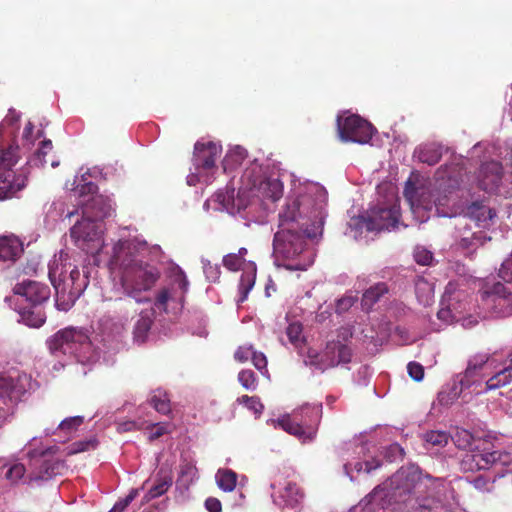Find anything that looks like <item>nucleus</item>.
<instances>
[{
    "label": "nucleus",
    "mask_w": 512,
    "mask_h": 512,
    "mask_svg": "<svg viewBox=\"0 0 512 512\" xmlns=\"http://www.w3.org/2000/svg\"><path fill=\"white\" fill-rule=\"evenodd\" d=\"M327 191L318 183H294L278 214V230L273 239L277 267L289 271L307 270L314 262L306 239L322 234Z\"/></svg>",
    "instance_id": "obj_1"
},
{
    "label": "nucleus",
    "mask_w": 512,
    "mask_h": 512,
    "mask_svg": "<svg viewBox=\"0 0 512 512\" xmlns=\"http://www.w3.org/2000/svg\"><path fill=\"white\" fill-rule=\"evenodd\" d=\"M454 490L442 478L423 475L414 464L401 467L360 501V512H395L404 504L415 512H452Z\"/></svg>",
    "instance_id": "obj_2"
},
{
    "label": "nucleus",
    "mask_w": 512,
    "mask_h": 512,
    "mask_svg": "<svg viewBox=\"0 0 512 512\" xmlns=\"http://www.w3.org/2000/svg\"><path fill=\"white\" fill-rule=\"evenodd\" d=\"M131 230L124 227L119 231V238L111 249L108 259L110 270V300L117 302L122 311L132 305L151 301L148 292L160 279L159 269L144 260L147 243L131 235Z\"/></svg>",
    "instance_id": "obj_3"
},
{
    "label": "nucleus",
    "mask_w": 512,
    "mask_h": 512,
    "mask_svg": "<svg viewBox=\"0 0 512 512\" xmlns=\"http://www.w3.org/2000/svg\"><path fill=\"white\" fill-rule=\"evenodd\" d=\"M235 189L219 190L212 199L204 204L208 208L211 202L217 203V210H225L229 214L248 210L251 214L262 208L269 211L275 202L283 196L284 186L278 172L270 171L257 160L252 161L243 171L237 195Z\"/></svg>",
    "instance_id": "obj_4"
},
{
    "label": "nucleus",
    "mask_w": 512,
    "mask_h": 512,
    "mask_svg": "<svg viewBox=\"0 0 512 512\" xmlns=\"http://www.w3.org/2000/svg\"><path fill=\"white\" fill-rule=\"evenodd\" d=\"M96 266L83 264L79 270L77 260L67 251L60 250L48 263V276L55 289V306L68 311L84 293L89 278L96 273Z\"/></svg>",
    "instance_id": "obj_5"
},
{
    "label": "nucleus",
    "mask_w": 512,
    "mask_h": 512,
    "mask_svg": "<svg viewBox=\"0 0 512 512\" xmlns=\"http://www.w3.org/2000/svg\"><path fill=\"white\" fill-rule=\"evenodd\" d=\"M169 284L158 293L151 308L142 309L133 324L132 336L136 344L145 343L155 318V310L177 314L183 308V300L189 289V281L178 265H172L167 272Z\"/></svg>",
    "instance_id": "obj_6"
},
{
    "label": "nucleus",
    "mask_w": 512,
    "mask_h": 512,
    "mask_svg": "<svg viewBox=\"0 0 512 512\" xmlns=\"http://www.w3.org/2000/svg\"><path fill=\"white\" fill-rule=\"evenodd\" d=\"M494 365L490 354L477 353L471 356L465 371L454 377L449 393L447 395L444 392L439 394L440 401L450 404L460 397L465 399L467 395L471 398L472 395L487 393L489 367H494Z\"/></svg>",
    "instance_id": "obj_7"
},
{
    "label": "nucleus",
    "mask_w": 512,
    "mask_h": 512,
    "mask_svg": "<svg viewBox=\"0 0 512 512\" xmlns=\"http://www.w3.org/2000/svg\"><path fill=\"white\" fill-rule=\"evenodd\" d=\"M52 355L75 358L81 364H93L100 360V351L93 347L83 329L68 327L47 340Z\"/></svg>",
    "instance_id": "obj_8"
},
{
    "label": "nucleus",
    "mask_w": 512,
    "mask_h": 512,
    "mask_svg": "<svg viewBox=\"0 0 512 512\" xmlns=\"http://www.w3.org/2000/svg\"><path fill=\"white\" fill-rule=\"evenodd\" d=\"M464 283L450 281L444 291L440 302V309L437 318L445 325L454 322H461L463 327L469 328L478 323V319L486 317L483 312L472 315V306L469 301V294Z\"/></svg>",
    "instance_id": "obj_9"
},
{
    "label": "nucleus",
    "mask_w": 512,
    "mask_h": 512,
    "mask_svg": "<svg viewBox=\"0 0 512 512\" xmlns=\"http://www.w3.org/2000/svg\"><path fill=\"white\" fill-rule=\"evenodd\" d=\"M321 403L304 404L278 419H270L268 424L281 428L295 436L301 443H311L316 439L322 419Z\"/></svg>",
    "instance_id": "obj_10"
},
{
    "label": "nucleus",
    "mask_w": 512,
    "mask_h": 512,
    "mask_svg": "<svg viewBox=\"0 0 512 512\" xmlns=\"http://www.w3.org/2000/svg\"><path fill=\"white\" fill-rule=\"evenodd\" d=\"M378 198L366 211L369 221L375 226V233L393 231L402 225L400 222L399 199L392 185L385 183L377 186Z\"/></svg>",
    "instance_id": "obj_11"
},
{
    "label": "nucleus",
    "mask_w": 512,
    "mask_h": 512,
    "mask_svg": "<svg viewBox=\"0 0 512 512\" xmlns=\"http://www.w3.org/2000/svg\"><path fill=\"white\" fill-rule=\"evenodd\" d=\"M404 195L410 205L413 217L419 223L426 222L433 211L439 217H452L454 215L452 211L444 208L450 199L447 196L436 198L434 193L427 187L415 186L408 181Z\"/></svg>",
    "instance_id": "obj_12"
},
{
    "label": "nucleus",
    "mask_w": 512,
    "mask_h": 512,
    "mask_svg": "<svg viewBox=\"0 0 512 512\" xmlns=\"http://www.w3.org/2000/svg\"><path fill=\"white\" fill-rule=\"evenodd\" d=\"M222 153V146L213 141H198L194 146L193 168L187 176V184H210L217 171L216 161Z\"/></svg>",
    "instance_id": "obj_13"
},
{
    "label": "nucleus",
    "mask_w": 512,
    "mask_h": 512,
    "mask_svg": "<svg viewBox=\"0 0 512 512\" xmlns=\"http://www.w3.org/2000/svg\"><path fill=\"white\" fill-rule=\"evenodd\" d=\"M460 468L464 472L493 468L496 472L495 477H503L506 472L512 470V455L502 450L474 449L463 455Z\"/></svg>",
    "instance_id": "obj_14"
},
{
    "label": "nucleus",
    "mask_w": 512,
    "mask_h": 512,
    "mask_svg": "<svg viewBox=\"0 0 512 512\" xmlns=\"http://www.w3.org/2000/svg\"><path fill=\"white\" fill-rule=\"evenodd\" d=\"M103 232L104 226L101 221L84 217L70 229L74 244L93 257L94 265H98L101 261L98 254L104 246Z\"/></svg>",
    "instance_id": "obj_15"
},
{
    "label": "nucleus",
    "mask_w": 512,
    "mask_h": 512,
    "mask_svg": "<svg viewBox=\"0 0 512 512\" xmlns=\"http://www.w3.org/2000/svg\"><path fill=\"white\" fill-rule=\"evenodd\" d=\"M30 375L21 371L0 374V407L14 412L26 395L34 389Z\"/></svg>",
    "instance_id": "obj_16"
},
{
    "label": "nucleus",
    "mask_w": 512,
    "mask_h": 512,
    "mask_svg": "<svg viewBox=\"0 0 512 512\" xmlns=\"http://www.w3.org/2000/svg\"><path fill=\"white\" fill-rule=\"evenodd\" d=\"M30 469L28 474L29 483L39 484L52 477L61 474L65 469L64 462L56 457L50 449L45 451L32 450L28 452Z\"/></svg>",
    "instance_id": "obj_17"
},
{
    "label": "nucleus",
    "mask_w": 512,
    "mask_h": 512,
    "mask_svg": "<svg viewBox=\"0 0 512 512\" xmlns=\"http://www.w3.org/2000/svg\"><path fill=\"white\" fill-rule=\"evenodd\" d=\"M337 130L342 142H353L362 145L369 143L376 132L371 123L355 114L338 116Z\"/></svg>",
    "instance_id": "obj_18"
},
{
    "label": "nucleus",
    "mask_w": 512,
    "mask_h": 512,
    "mask_svg": "<svg viewBox=\"0 0 512 512\" xmlns=\"http://www.w3.org/2000/svg\"><path fill=\"white\" fill-rule=\"evenodd\" d=\"M344 471L351 481L361 472L371 473L381 466V462L374 456L367 443L353 444L352 453L344 457Z\"/></svg>",
    "instance_id": "obj_19"
},
{
    "label": "nucleus",
    "mask_w": 512,
    "mask_h": 512,
    "mask_svg": "<svg viewBox=\"0 0 512 512\" xmlns=\"http://www.w3.org/2000/svg\"><path fill=\"white\" fill-rule=\"evenodd\" d=\"M14 293L18 299L25 300L31 307H38L50 297V289L47 285L26 280L14 287Z\"/></svg>",
    "instance_id": "obj_20"
},
{
    "label": "nucleus",
    "mask_w": 512,
    "mask_h": 512,
    "mask_svg": "<svg viewBox=\"0 0 512 512\" xmlns=\"http://www.w3.org/2000/svg\"><path fill=\"white\" fill-rule=\"evenodd\" d=\"M129 318V314L121 316L120 318L105 315L98 323L99 336L104 345H112L114 342H118L125 333L126 322Z\"/></svg>",
    "instance_id": "obj_21"
},
{
    "label": "nucleus",
    "mask_w": 512,
    "mask_h": 512,
    "mask_svg": "<svg viewBox=\"0 0 512 512\" xmlns=\"http://www.w3.org/2000/svg\"><path fill=\"white\" fill-rule=\"evenodd\" d=\"M350 347L341 341L328 342L320 358V368L327 369L338 365H344L351 361Z\"/></svg>",
    "instance_id": "obj_22"
},
{
    "label": "nucleus",
    "mask_w": 512,
    "mask_h": 512,
    "mask_svg": "<svg viewBox=\"0 0 512 512\" xmlns=\"http://www.w3.org/2000/svg\"><path fill=\"white\" fill-rule=\"evenodd\" d=\"M272 499L274 504L279 507L294 508L303 498V494L299 487L292 482H287L281 487L275 482L271 483Z\"/></svg>",
    "instance_id": "obj_23"
},
{
    "label": "nucleus",
    "mask_w": 512,
    "mask_h": 512,
    "mask_svg": "<svg viewBox=\"0 0 512 512\" xmlns=\"http://www.w3.org/2000/svg\"><path fill=\"white\" fill-rule=\"evenodd\" d=\"M114 212V202L108 196L96 195L93 196L83 206V217L91 218L92 220L101 221L106 217H109Z\"/></svg>",
    "instance_id": "obj_24"
},
{
    "label": "nucleus",
    "mask_w": 512,
    "mask_h": 512,
    "mask_svg": "<svg viewBox=\"0 0 512 512\" xmlns=\"http://www.w3.org/2000/svg\"><path fill=\"white\" fill-rule=\"evenodd\" d=\"M502 180V166L499 162L491 161L481 166L478 174V183L486 192H497Z\"/></svg>",
    "instance_id": "obj_25"
},
{
    "label": "nucleus",
    "mask_w": 512,
    "mask_h": 512,
    "mask_svg": "<svg viewBox=\"0 0 512 512\" xmlns=\"http://www.w3.org/2000/svg\"><path fill=\"white\" fill-rule=\"evenodd\" d=\"M494 367H489V377L487 378L486 390L492 391L504 387L512 382V365H507L504 361L498 360L491 355Z\"/></svg>",
    "instance_id": "obj_26"
},
{
    "label": "nucleus",
    "mask_w": 512,
    "mask_h": 512,
    "mask_svg": "<svg viewBox=\"0 0 512 512\" xmlns=\"http://www.w3.org/2000/svg\"><path fill=\"white\" fill-rule=\"evenodd\" d=\"M173 477L169 468L161 467L153 477V484L144 495L142 503H148L152 499L165 494L172 485Z\"/></svg>",
    "instance_id": "obj_27"
},
{
    "label": "nucleus",
    "mask_w": 512,
    "mask_h": 512,
    "mask_svg": "<svg viewBox=\"0 0 512 512\" xmlns=\"http://www.w3.org/2000/svg\"><path fill=\"white\" fill-rule=\"evenodd\" d=\"M23 243L14 235L0 237V263L13 264L23 253Z\"/></svg>",
    "instance_id": "obj_28"
},
{
    "label": "nucleus",
    "mask_w": 512,
    "mask_h": 512,
    "mask_svg": "<svg viewBox=\"0 0 512 512\" xmlns=\"http://www.w3.org/2000/svg\"><path fill=\"white\" fill-rule=\"evenodd\" d=\"M26 186L23 175L16 176L13 172L0 173V201L10 199Z\"/></svg>",
    "instance_id": "obj_29"
},
{
    "label": "nucleus",
    "mask_w": 512,
    "mask_h": 512,
    "mask_svg": "<svg viewBox=\"0 0 512 512\" xmlns=\"http://www.w3.org/2000/svg\"><path fill=\"white\" fill-rule=\"evenodd\" d=\"M97 173L98 170L96 168H81L74 178V188L72 189L74 195L79 197L93 195L97 190V186L92 179Z\"/></svg>",
    "instance_id": "obj_30"
},
{
    "label": "nucleus",
    "mask_w": 512,
    "mask_h": 512,
    "mask_svg": "<svg viewBox=\"0 0 512 512\" xmlns=\"http://www.w3.org/2000/svg\"><path fill=\"white\" fill-rule=\"evenodd\" d=\"M374 231L375 226L371 224L365 212L349 220L345 234L355 240H362L366 239L369 233H375Z\"/></svg>",
    "instance_id": "obj_31"
},
{
    "label": "nucleus",
    "mask_w": 512,
    "mask_h": 512,
    "mask_svg": "<svg viewBox=\"0 0 512 512\" xmlns=\"http://www.w3.org/2000/svg\"><path fill=\"white\" fill-rule=\"evenodd\" d=\"M465 215L475 220L478 226L485 228L496 216V212L483 202H472L467 205Z\"/></svg>",
    "instance_id": "obj_32"
},
{
    "label": "nucleus",
    "mask_w": 512,
    "mask_h": 512,
    "mask_svg": "<svg viewBox=\"0 0 512 512\" xmlns=\"http://www.w3.org/2000/svg\"><path fill=\"white\" fill-rule=\"evenodd\" d=\"M415 294L419 304L430 306L434 302V284L424 277L415 280Z\"/></svg>",
    "instance_id": "obj_33"
},
{
    "label": "nucleus",
    "mask_w": 512,
    "mask_h": 512,
    "mask_svg": "<svg viewBox=\"0 0 512 512\" xmlns=\"http://www.w3.org/2000/svg\"><path fill=\"white\" fill-rule=\"evenodd\" d=\"M441 155V146L434 143L421 145L414 152V156L420 162L428 165H435L440 160Z\"/></svg>",
    "instance_id": "obj_34"
},
{
    "label": "nucleus",
    "mask_w": 512,
    "mask_h": 512,
    "mask_svg": "<svg viewBox=\"0 0 512 512\" xmlns=\"http://www.w3.org/2000/svg\"><path fill=\"white\" fill-rule=\"evenodd\" d=\"M256 279V265L253 262L247 264L245 272L241 275L239 283V299L238 302H244L251 289L255 284Z\"/></svg>",
    "instance_id": "obj_35"
},
{
    "label": "nucleus",
    "mask_w": 512,
    "mask_h": 512,
    "mask_svg": "<svg viewBox=\"0 0 512 512\" xmlns=\"http://www.w3.org/2000/svg\"><path fill=\"white\" fill-rule=\"evenodd\" d=\"M197 479V468L191 462L181 464L176 487L183 491H187L191 484Z\"/></svg>",
    "instance_id": "obj_36"
},
{
    "label": "nucleus",
    "mask_w": 512,
    "mask_h": 512,
    "mask_svg": "<svg viewBox=\"0 0 512 512\" xmlns=\"http://www.w3.org/2000/svg\"><path fill=\"white\" fill-rule=\"evenodd\" d=\"M19 314L21 317V321L33 328H38L42 326L46 320L45 314L41 309H37V307H25L19 310Z\"/></svg>",
    "instance_id": "obj_37"
},
{
    "label": "nucleus",
    "mask_w": 512,
    "mask_h": 512,
    "mask_svg": "<svg viewBox=\"0 0 512 512\" xmlns=\"http://www.w3.org/2000/svg\"><path fill=\"white\" fill-rule=\"evenodd\" d=\"M84 418L82 416L68 417L62 420L55 431L45 429V435H51L54 433L64 434V437L69 438L78 427L83 423Z\"/></svg>",
    "instance_id": "obj_38"
},
{
    "label": "nucleus",
    "mask_w": 512,
    "mask_h": 512,
    "mask_svg": "<svg viewBox=\"0 0 512 512\" xmlns=\"http://www.w3.org/2000/svg\"><path fill=\"white\" fill-rule=\"evenodd\" d=\"M421 439L427 446V448H443L445 447L449 440L450 435L445 431L440 430H430L421 434Z\"/></svg>",
    "instance_id": "obj_39"
},
{
    "label": "nucleus",
    "mask_w": 512,
    "mask_h": 512,
    "mask_svg": "<svg viewBox=\"0 0 512 512\" xmlns=\"http://www.w3.org/2000/svg\"><path fill=\"white\" fill-rule=\"evenodd\" d=\"M246 150L241 146H235L231 148L223 159V170L229 172L238 165H240L246 158Z\"/></svg>",
    "instance_id": "obj_40"
},
{
    "label": "nucleus",
    "mask_w": 512,
    "mask_h": 512,
    "mask_svg": "<svg viewBox=\"0 0 512 512\" xmlns=\"http://www.w3.org/2000/svg\"><path fill=\"white\" fill-rule=\"evenodd\" d=\"M218 487L224 492H231L237 483V474L230 469H219L215 475Z\"/></svg>",
    "instance_id": "obj_41"
},
{
    "label": "nucleus",
    "mask_w": 512,
    "mask_h": 512,
    "mask_svg": "<svg viewBox=\"0 0 512 512\" xmlns=\"http://www.w3.org/2000/svg\"><path fill=\"white\" fill-rule=\"evenodd\" d=\"M388 291L387 285L385 283H377L374 286H371L367 289L362 297V306L365 309H370L381 296L386 294Z\"/></svg>",
    "instance_id": "obj_42"
},
{
    "label": "nucleus",
    "mask_w": 512,
    "mask_h": 512,
    "mask_svg": "<svg viewBox=\"0 0 512 512\" xmlns=\"http://www.w3.org/2000/svg\"><path fill=\"white\" fill-rule=\"evenodd\" d=\"M148 402L159 413L166 414L170 411L169 399L166 392L162 389L152 391Z\"/></svg>",
    "instance_id": "obj_43"
},
{
    "label": "nucleus",
    "mask_w": 512,
    "mask_h": 512,
    "mask_svg": "<svg viewBox=\"0 0 512 512\" xmlns=\"http://www.w3.org/2000/svg\"><path fill=\"white\" fill-rule=\"evenodd\" d=\"M53 145L50 140H43L40 147L28 159L27 164L31 167H43L46 164L45 156L52 150Z\"/></svg>",
    "instance_id": "obj_44"
},
{
    "label": "nucleus",
    "mask_w": 512,
    "mask_h": 512,
    "mask_svg": "<svg viewBox=\"0 0 512 512\" xmlns=\"http://www.w3.org/2000/svg\"><path fill=\"white\" fill-rule=\"evenodd\" d=\"M18 146L11 145L6 150H0V168L10 170L18 161Z\"/></svg>",
    "instance_id": "obj_45"
},
{
    "label": "nucleus",
    "mask_w": 512,
    "mask_h": 512,
    "mask_svg": "<svg viewBox=\"0 0 512 512\" xmlns=\"http://www.w3.org/2000/svg\"><path fill=\"white\" fill-rule=\"evenodd\" d=\"M238 381L243 388L250 391L257 387L256 375L252 370H241L238 374Z\"/></svg>",
    "instance_id": "obj_46"
},
{
    "label": "nucleus",
    "mask_w": 512,
    "mask_h": 512,
    "mask_svg": "<svg viewBox=\"0 0 512 512\" xmlns=\"http://www.w3.org/2000/svg\"><path fill=\"white\" fill-rule=\"evenodd\" d=\"M490 237H486L483 232H475L471 237H463L460 241V245L464 248H476L485 243L486 240H490Z\"/></svg>",
    "instance_id": "obj_47"
},
{
    "label": "nucleus",
    "mask_w": 512,
    "mask_h": 512,
    "mask_svg": "<svg viewBox=\"0 0 512 512\" xmlns=\"http://www.w3.org/2000/svg\"><path fill=\"white\" fill-rule=\"evenodd\" d=\"M203 272L205 274L206 279L209 282H216L220 277V267L217 264H211V262L207 259H201Z\"/></svg>",
    "instance_id": "obj_48"
},
{
    "label": "nucleus",
    "mask_w": 512,
    "mask_h": 512,
    "mask_svg": "<svg viewBox=\"0 0 512 512\" xmlns=\"http://www.w3.org/2000/svg\"><path fill=\"white\" fill-rule=\"evenodd\" d=\"M450 439L458 448L466 449L471 444L472 434L465 429H461L450 436Z\"/></svg>",
    "instance_id": "obj_49"
},
{
    "label": "nucleus",
    "mask_w": 512,
    "mask_h": 512,
    "mask_svg": "<svg viewBox=\"0 0 512 512\" xmlns=\"http://www.w3.org/2000/svg\"><path fill=\"white\" fill-rule=\"evenodd\" d=\"M413 256L420 265H430L433 262V253L423 246L415 247Z\"/></svg>",
    "instance_id": "obj_50"
},
{
    "label": "nucleus",
    "mask_w": 512,
    "mask_h": 512,
    "mask_svg": "<svg viewBox=\"0 0 512 512\" xmlns=\"http://www.w3.org/2000/svg\"><path fill=\"white\" fill-rule=\"evenodd\" d=\"M238 401L257 416L260 415L264 409V406L256 397L244 395L241 398H239Z\"/></svg>",
    "instance_id": "obj_51"
},
{
    "label": "nucleus",
    "mask_w": 512,
    "mask_h": 512,
    "mask_svg": "<svg viewBox=\"0 0 512 512\" xmlns=\"http://www.w3.org/2000/svg\"><path fill=\"white\" fill-rule=\"evenodd\" d=\"M144 424H147V427L151 428L148 435L150 441H153L168 433V426L166 424L153 423L152 421H143V425Z\"/></svg>",
    "instance_id": "obj_52"
},
{
    "label": "nucleus",
    "mask_w": 512,
    "mask_h": 512,
    "mask_svg": "<svg viewBox=\"0 0 512 512\" xmlns=\"http://www.w3.org/2000/svg\"><path fill=\"white\" fill-rule=\"evenodd\" d=\"M138 494L139 489H132L125 498L117 501L109 512H123Z\"/></svg>",
    "instance_id": "obj_53"
},
{
    "label": "nucleus",
    "mask_w": 512,
    "mask_h": 512,
    "mask_svg": "<svg viewBox=\"0 0 512 512\" xmlns=\"http://www.w3.org/2000/svg\"><path fill=\"white\" fill-rule=\"evenodd\" d=\"M25 466L21 463L13 464L6 473V478L11 482H18L25 476Z\"/></svg>",
    "instance_id": "obj_54"
},
{
    "label": "nucleus",
    "mask_w": 512,
    "mask_h": 512,
    "mask_svg": "<svg viewBox=\"0 0 512 512\" xmlns=\"http://www.w3.org/2000/svg\"><path fill=\"white\" fill-rule=\"evenodd\" d=\"M494 480L495 479H493L491 481L490 478H487L483 475L476 476L473 479L467 478V481L469 483H471L477 490L482 491V492L489 491L491 489V487L493 486Z\"/></svg>",
    "instance_id": "obj_55"
},
{
    "label": "nucleus",
    "mask_w": 512,
    "mask_h": 512,
    "mask_svg": "<svg viewBox=\"0 0 512 512\" xmlns=\"http://www.w3.org/2000/svg\"><path fill=\"white\" fill-rule=\"evenodd\" d=\"M286 334L292 344H297L302 337L301 324L298 322L290 323L286 329Z\"/></svg>",
    "instance_id": "obj_56"
},
{
    "label": "nucleus",
    "mask_w": 512,
    "mask_h": 512,
    "mask_svg": "<svg viewBox=\"0 0 512 512\" xmlns=\"http://www.w3.org/2000/svg\"><path fill=\"white\" fill-rule=\"evenodd\" d=\"M241 256L236 255L235 253H230L224 256L223 265L231 271H237L240 269L242 265Z\"/></svg>",
    "instance_id": "obj_57"
},
{
    "label": "nucleus",
    "mask_w": 512,
    "mask_h": 512,
    "mask_svg": "<svg viewBox=\"0 0 512 512\" xmlns=\"http://www.w3.org/2000/svg\"><path fill=\"white\" fill-rule=\"evenodd\" d=\"M96 445H97L96 439H89V440H85V441H79V442L74 443L71 446V448H69L68 453L69 454H74V453L84 452V451H87V450H89L91 448H95Z\"/></svg>",
    "instance_id": "obj_58"
},
{
    "label": "nucleus",
    "mask_w": 512,
    "mask_h": 512,
    "mask_svg": "<svg viewBox=\"0 0 512 512\" xmlns=\"http://www.w3.org/2000/svg\"><path fill=\"white\" fill-rule=\"evenodd\" d=\"M254 353V348L252 345H244L240 346L235 354L234 358L240 363L246 362L251 359L252 354Z\"/></svg>",
    "instance_id": "obj_59"
},
{
    "label": "nucleus",
    "mask_w": 512,
    "mask_h": 512,
    "mask_svg": "<svg viewBox=\"0 0 512 512\" xmlns=\"http://www.w3.org/2000/svg\"><path fill=\"white\" fill-rule=\"evenodd\" d=\"M21 114L14 109H10L0 125V134L8 126H15L20 120Z\"/></svg>",
    "instance_id": "obj_60"
},
{
    "label": "nucleus",
    "mask_w": 512,
    "mask_h": 512,
    "mask_svg": "<svg viewBox=\"0 0 512 512\" xmlns=\"http://www.w3.org/2000/svg\"><path fill=\"white\" fill-rule=\"evenodd\" d=\"M409 376L415 381H421L424 377L423 366L417 362H410L407 365Z\"/></svg>",
    "instance_id": "obj_61"
},
{
    "label": "nucleus",
    "mask_w": 512,
    "mask_h": 512,
    "mask_svg": "<svg viewBox=\"0 0 512 512\" xmlns=\"http://www.w3.org/2000/svg\"><path fill=\"white\" fill-rule=\"evenodd\" d=\"M251 361L256 369L259 371L266 370L267 367V359L266 356L262 352H257L254 350V353L251 356Z\"/></svg>",
    "instance_id": "obj_62"
},
{
    "label": "nucleus",
    "mask_w": 512,
    "mask_h": 512,
    "mask_svg": "<svg viewBox=\"0 0 512 512\" xmlns=\"http://www.w3.org/2000/svg\"><path fill=\"white\" fill-rule=\"evenodd\" d=\"M141 428H143V421H125L117 425L118 432H128Z\"/></svg>",
    "instance_id": "obj_63"
},
{
    "label": "nucleus",
    "mask_w": 512,
    "mask_h": 512,
    "mask_svg": "<svg viewBox=\"0 0 512 512\" xmlns=\"http://www.w3.org/2000/svg\"><path fill=\"white\" fill-rule=\"evenodd\" d=\"M403 453V448L399 444L393 443L388 447L386 457L388 458L389 461L392 462L398 458H401L403 456Z\"/></svg>",
    "instance_id": "obj_64"
}]
</instances>
